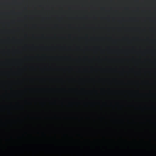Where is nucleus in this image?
Returning <instances> with one entry per match:
<instances>
[{
    "label": "nucleus",
    "mask_w": 156,
    "mask_h": 156,
    "mask_svg": "<svg viewBox=\"0 0 156 156\" xmlns=\"http://www.w3.org/2000/svg\"><path fill=\"white\" fill-rule=\"evenodd\" d=\"M76 108H80V105L81 104V103H80V102H78L77 103H76Z\"/></svg>",
    "instance_id": "1"
},
{
    "label": "nucleus",
    "mask_w": 156,
    "mask_h": 156,
    "mask_svg": "<svg viewBox=\"0 0 156 156\" xmlns=\"http://www.w3.org/2000/svg\"><path fill=\"white\" fill-rule=\"evenodd\" d=\"M78 136H80V134L78 133Z\"/></svg>",
    "instance_id": "2"
},
{
    "label": "nucleus",
    "mask_w": 156,
    "mask_h": 156,
    "mask_svg": "<svg viewBox=\"0 0 156 156\" xmlns=\"http://www.w3.org/2000/svg\"><path fill=\"white\" fill-rule=\"evenodd\" d=\"M88 27L89 28V27Z\"/></svg>",
    "instance_id": "3"
}]
</instances>
